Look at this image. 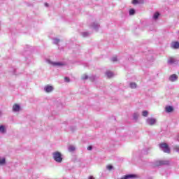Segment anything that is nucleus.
<instances>
[{
	"mask_svg": "<svg viewBox=\"0 0 179 179\" xmlns=\"http://www.w3.org/2000/svg\"><path fill=\"white\" fill-rule=\"evenodd\" d=\"M53 159L57 163H61L62 162V154L58 151L53 152Z\"/></svg>",
	"mask_w": 179,
	"mask_h": 179,
	"instance_id": "1",
	"label": "nucleus"
},
{
	"mask_svg": "<svg viewBox=\"0 0 179 179\" xmlns=\"http://www.w3.org/2000/svg\"><path fill=\"white\" fill-rule=\"evenodd\" d=\"M159 148L164 152V153H170V147L166 143H162L159 144Z\"/></svg>",
	"mask_w": 179,
	"mask_h": 179,
	"instance_id": "2",
	"label": "nucleus"
},
{
	"mask_svg": "<svg viewBox=\"0 0 179 179\" xmlns=\"http://www.w3.org/2000/svg\"><path fill=\"white\" fill-rule=\"evenodd\" d=\"M156 164L157 166H169V164H170V161L160 160V161H157Z\"/></svg>",
	"mask_w": 179,
	"mask_h": 179,
	"instance_id": "3",
	"label": "nucleus"
},
{
	"mask_svg": "<svg viewBox=\"0 0 179 179\" xmlns=\"http://www.w3.org/2000/svg\"><path fill=\"white\" fill-rule=\"evenodd\" d=\"M147 122L149 125H155V124H156V119L148 118V119H147Z\"/></svg>",
	"mask_w": 179,
	"mask_h": 179,
	"instance_id": "4",
	"label": "nucleus"
},
{
	"mask_svg": "<svg viewBox=\"0 0 179 179\" xmlns=\"http://www.w3.org/2000/svg\"><path fill=\"white\" fill-rule=\"evenodd\" d=\"M52 90H54V87H52L51 85H46L45 87V92H46V93H50V92H52Z\"/></svg>",
	"mask_w": 179,
	"mask_h": 179,
	"instance_id": "5",
	"label": "nucleus"
},
{
	"mask_svg": "<svg viewBox=\"0 0 179 179\" xmlns=\"http://www.w3.org/2000/svg\"><path fill=\"white\" fill-rule=\"evenodd\" d=\"M13 111H15V112L20 111V106H19L17 103H15L13 106Z\"/></svg>",
	"mask_w": 179,
	"mask_h": 179,
	"instance_id": "6",
	"label": "nucleus"
},
{
	"mask_svg": "<svg viewBox=\"0 0 179 179\" xmlns=\"http://www.w3.org/2000/svg\"><path fill=\"white\" fill-rule=\"evenodd\" d=\"M52 65H53V66H64L66 64L62 62H52Z\"/></svg>",
	"mask_w": 179,
	"mask_h": 179,
	"instance_id": "7",
	"label": "nucleus"
},
{
	"mask_svg": "<svg viewBox=\"0 0 179 179\" xmlns=\"http://www.w3.org/2000/svg\"><path fill=\"white\" fill-rule=\"evenodd\" d=\"M177 79H178V77L176 74H173L169 77V80H171V82H176Z\"/></svg>",
	"mask_w": 179,
	"mask_h": 179,
	"instance_id": "8",
	"label": "nucleus"
},
{
	"mask_svg": "<svg viewBox=\"0 0 179 179\" xmlns=\"http://www.w3.org/2000/svg\"><path fill=\"white\" fill-rule=\"evenodd\" d=\"M176 58H174L173 57H171L168 59V64H169L170 65H172V64H176Z\"/></svg>",
	"mask_w": 179,
	"mask_h": 179,
	"instance_id": "9",
	"label": "nucleus"
},
{
	"mask_svg": "<svg viewBox=\"0 0 179 179\" xmlns=\"http://www.w3.org/2000/svg\"><path fill=\"white\" fill-rule=\"evenodd\" d=\"M171 47H172V48H174L175 50H178V48H179V43L177 41L173 42L171 43Z\"/></svg>",
	"mask_w": 179,
	"mask_h": 179,
	"instance_id": "10",
	"label": "nucleus"
},
{
	"mask_svg": "<svg viewBox=\"0 0 179 179\" xmlns=\"http://www.w3.org/2000/svg\"><path fill=\"white\" fill-rule=\"evenodd\" d=\"M165 110L166 111V113H172V111H173V106H166L165 108Z\"/></svg>",
	"mask_w": 179,
	"mask_h": 179,
	"instance_id": "11",
	"label": "nucleus"
},
{
	"mask_svg": "<svg viewBox=\"0 0 179 179\" xmlns=\"http://www.w3.org/2000/svg\"><path fill=\"white\" fill-rule=\"evenodd\" d=\"M6 130L5 129V126H0V134H5Z\"/></svg>",
	"mask_w": 179,
	"mask_h": 179,
	"instance_id": "12",
	"label": "nucleus"
},
{
	"mask_svg": "<svg viewBox=\"0 0 179 179\" xmlns=\"http://www.w3.org/2000/svg\"><path fill=\"white\" fill-rule=\"evenodd\" d=\"M106 75L108 78H113V76H114V74L110 71H107Z\"/></svg>",
	"mask_w": 179,
	"mask_h": 179,
	"instance_id": "13",
	"label": "nucleus"
},
{
	"mask_svg": "<svg viewBox=\"0 0 179 179\" xmlns=\"http://www.w3.org/2000/svg\"><path fill=\"white\" fill-rule=\"evenodd\" d=\"M142 115L143 117H148V115H149V112H148V110H144L142 112Z\"/></svg>",
	"mask_w": 179,
	"mask_h": 179,
	"instance_id": "14",
	"label": "nucleus"
},
{
	"mask_svg": "<svg viewBox=\"0 0 179 179\" xmlns=\"http://www.w3.org/2000/svg\"><path fill=\"white\" fill-rule=\"evenodd\" d=\"M159 16H160V13H159L158 12L155 13L153 15L154 19H158Z\"/></svg>",
	"mask_w": 179,
	"mask_h": 179,
	"instance_id": "15",
	"label": "nucleus"
},
{
	"mask_svg": "<svg viewBox=\"0 0 179 179\" xmlns=\"http://www.w3.org/2000/svg\"><path fill=\"white\" fill-rule=\"evenodd\" d=\"M130 87H131V89H136V83H130Z\"/></svg>",
	"mask_w": 179,
	"mask_h": 179,
	"instance_id": "16",
	"label": "nucleus"
},
{
	"mask_svg": "<svg viewBox=\"0 0 179 179\" xmlns=\"http://www.w3.org/2000/svg\"><path fill=\"white\" fill-rule=\"evenodd\" d=\"M129 15H135V10L134 8H131L129 11Z\"/></svg>",
	"mask_w": 179,
	"mask_h": 179,
	"instance_id": "17",
	"label": "nucleus"
},
{
	"mask_svg": "<svg viewBox=\"0 0 179 179\" xmlns=\"http://www.w3.org/2000/svg\"><path fill=\"white\" fill-rule=\"evenodd\" d=\"M69 152H74V150H75V147H74L73 145H70V146L69 147Z\"/></svg>",
	"mask_w": 179,
	"mask_h": 179,
	"instance_id": "18",
	"label": "nucleus"
},
{
	"mask_svg": "<svg viewBox=\"0 0 179 179\" xmlns=\"http://www.w3.org/2000/svg\"><path fill=\"white\" fill-rule=\"evenodd\" d=\"M5 163H6L5 158H3V159H0V166H2L3 164H5Z\"/></svg>",
	"mask_w": 179,
	"mask_h": 179,
	"instance_id": "19",
	"label": "nucleus"
},
{
	"mask_svg": "<svg viewBox=\"0 0 179 179\" xmlns=\"http://www.w3.org/2000/svg\"><path fill=\"white\" fill-rule=\"evenodd\" d=\"M89 78V76H87V74H83L82 76V79L83 80H86V79H88Z\"/></svg>",
	"mask_w": 179,
	"mask_h": 179,
	"instance_id": "20",
	"label": "nucleus"
},
{
	"mask_svg": "<svg viewBox=\"0 0 179 179\" xmlns=\"http://www.w3.org/2000/svg\"><path fill=\"white\" fill-rule=\"evenodd\" d=\"M131 3H133V5H136V4L139 3V1H138V0H132Z\"/></svg>",
	"mask_w": 179,
	"mask_h": 179,
	"instance_id": "21",
	"label": "nucleus"
},
{
	"mask_svg": "<svg viewBox=\"0 0 179 179\" xmlns=\"http://www.w3.org/2000/svg\"><path fill=\"white\" fill-rule=\"evenodd\" d=\"M107 169H108V170H113V166H111V165H108V166H107Z\"/></svg>",
	"mask_w": 179,
	"mask_h": 179,
	"instance_id": "22",
	"label": "nucleus"
},
{
	"mask_svg": "<svg viewBox=\"0 0 179 179\" xmlns=\"http://www.w3.org/2000/svg\"><path fill=\"white\" fill-rule=\"evenodd\" d=\"M117 60V57H114L112 58L113 62H116Z\"/></svg>",
	"mask_w": 179,
	"mask_h": 179,
	"instance_id": "23",
	"label": "nucleus"
},
{
	"mask_svg": "<svg viewBox=\"0 0 179 179\" xmlns=\"http://www.w3.org/2000/svg\"><path fill=\"white\" fill-rule=\"evenodd\" d=\"M64 80H65L66 82H67V83H69V82H70L69 78H68V77H65V78H64Z\"/></svg>",
	"mask_w": 179,
	"mask_h": 179,
	"instance_id": "24",
	"label": "nucleus"
},
{
	"mask_svg": "<svg viewBox=\"0 0 179 179\" xmlns=\"http://www.w3.org/2000/svg\"><path fill=\"white\" fill-rule=\"evenodd\" d=\"M92 149H93V148L92 146L87 147V150H92Z\"/></svg>",
	"mask_w": 179,
	"mask_h": 179,
	"instance_id": "25",
	"label": "nucleus"
},
{
	"mask_svg": "<svg viewBox=\"0 0 179 179\" xmlns=\"http://www.w3.org/2000/svg\"><path fill=\"white\" fill-rule=\"evenodd\" d=\"M58 43H59V40L56 39V40H55V43H56V44H58Z\"/></svg>",
	"mask_w": 179,
	"mask_h": 179,
	"instance_id": "26",
	"label": "nucleus"
},
{
	"mask_svg": "<svg viewBox=\"0 0 179 179\" xmlns=\"http://www.w3.org/2000/svg\"><path fill=\"white\" fill-rule=\"evenodd\" d=\"M134 118L136 120L138 118V115H134Z\"/></svg>",
	"mask_w": 179,
	"mask_h": 179,
	"instance_id": "27",
	"label": "nucleus"
},
{
	"mask_svg": "<svg viewBox=\"0 0 179 179\" xmlns=\"http://www.w3.org/2000/svg\"><path fill=\"white\" fill-rule=\"evenodd\" d=\"M45 6L48 7V3H45Z\"/></svg>",
	"mask_w": 179,
	"mask_h": 179,
	"instance_id": "28",
	"label": "nucleus"
},
{
	"mask_svg": "<svg viewBox=\"0 0 179 179\" xmlns=\"http://www.w3.org/2000/svg\"><path fill=\"white\" fill-rule=\"evenodd\" d=\"M0 115H1V112H0Z\"/></svg>",
	"mask_w": 179,
	"mask_h": 179,
	"instance_id": "29",
	"label": "nucleus"
}]
</instances>
